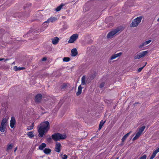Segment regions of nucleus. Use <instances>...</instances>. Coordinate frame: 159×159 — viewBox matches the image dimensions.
<instances>
[{
	"mask_svg": "<svg viewBox=\"0 0 159 159\" xmlns=\"http://www.w3.org/2000/svg\"><path fill=\"white\" fill-rule=\"evenodd\" d=\"M51 149L48 148H46L43 151L46 154H50L51 153Z\"/></svg>",
	"mask_w": 159,
	"mask_h": 159,
	"instance_id": "obj_21",
	"label": "nucleus"
},
{
	"mask_svg": "<svg viewBox=\"0 0 159 159\" xmlns=\"http://www.w3.org/2000/svg\"><path fill=\"white\" fill-rule=\"evenodd\" d=\"M14 69L16 71L20 70L25 69L24 67H18L17 66H15L14 67Z\"/></svg>",
	"mask_w": 159,
	"mask_h": 159,
	"instance_id": "obj_27",
	"label": "nucleus"
},
{
	"mask_svg": "<svg viewBox=\"0 0 159 159\" xmlns=\"http://www.w3.org/2000/svg\"><path fill=\"white\" fill-rule=\"evenodd\" d=\"M50 128V125L48 121H46L42 122L38 127L39 137H42L45 134L48 132Z\"/></svg>",
	"mask_w": 159,
	"mask_h": 159,
	"instance_id": "obj_1",
	"label": "nucleus"
},
{
	"mask_svg": "<svg viewBox=\"0 0 159 159\" xmlns=\"http://www.w3.org/2000/svg\"><path fill=\"white\" fill-rule=\"evenodd\" d=\"M158 152H159V148H158L157 149L154 151L152 154L151 156L150 159H153L156 156V155L157 153Z\"/></svg>",
	"mask_w": 159,
	"mask_h": 159,
	"instance_id": "obj_12",
	"label": "nucleus"
},
{
	"mask_svg": "<svg viewBox=\"0 0 159 159\" xmlns=\"http://www.w3.org/2000/svg\"><path fill=\"white\" fill-rule=\"evenodd\" d=\"M64 6V4L63 3H61L60 6L57 7V8L56 9V10L57 11H59L62 8V7Z\"/></svg>",
	"mask_w": 159,
	"mask_h": 159,
	"instance_id": "obj_25",
	"label": "nucleus"
},
{
	"mask_svg": "<svg viewBox=\"0 0 159 159\" xmlns=\"http://www.w3.org/2000/svg\"><path fill=\"white\" fill-rule=\"evenodd\" d=\"M157 21H159V18L157 20Z\"/></svg>",
	"mask_w": 159,
	"mask_h": 159,
	"instance_id": "obj_42",
	"label": "nucleus"
},
{
	"mask_svg": "<svg viewBox=\"0 0 159 159\" xmlns=\"http://www.w3.org/2000/svg\"><path fill=\"white\" fill-rule=\"evenodd\" d=\"M52 44L54 45H56L58 43L59 39L58 37H56L52 39Z\"/></svg>",
	"mask_w": 159,
	"mask_h": 159,
	"instance_id": "obj_13",
	"label": "nucleus"
},
{
	"mask_svg": "<svg viewBox=\"0 0 159 159\" xmlns=\"http://www.w3.org/2000/svg\"><path fill=\"white\" fill-rule=\"evenodd\" d=\"M71 56L75 57L77 55L78 52L75 48H73L71 50Z\"/></svg>",
	"mask_w": 159,
	"mask_h": 159,
	"instance_id": "obj_15",
	"label": "nucleus"
},
{
	"mask_svg": "<svg viewBox=\"0 0 159 159\" xmlns=\"http://www.w3.org/2000/svg\"><path fill=\"white\" fill-rule=\"evenodd\" d=\"M86 76L85 75H83L82 78H81V85H85L86 83V81H85Z\"/></svg>",
	"mask_w": 159,
	"mask_h": 159,
	"instance_id": "obj_18",
	"label": "nucleus"
},
{
	"mask_svg": "<svg viewBox=\"0 0 159 159\" xmlns=\"http://www.w3.org/2000/svg\"><path fill=\"white\" fill-rule=\"evenodd\" d=\"M148 52L147 51H144L139 53L135 57V59H139L142 57H143L148 53Z\"/></svg>",
	"mask_w": 159,
	"mask_h": 159,
	"instance_id": "obj_6",
	"label": "nucleus"
},
{
	"mask_svg": "<svg viewBox=\"0 0 159 159\" xmlns=\"http://www.w3.org/2000/svg\"><path fill=\"white\" fill-rule=\"evenodd\" d=\"M9 60V59H6L5 60V61H7V60Z\"/></svg>",
	"mask_w": 159,
	"mask_h": 159,
	"instance_id": "obj_41",
	"label": "nucleus"
},
{
	"mask_svg": "<svg viewBox=\"0 0 159 159\" xmlns=\"http://www.w3.org/2000/svg\"><path fill=\"white\" fill-rule=\"evenodd\" d=\"M47 60V58L46 57H43L42 59V61H46V60Z\"/></svg>",
	"mask_w": 159,
	"mask_h": 159,
	"instance_id": "obj_38",
	"label": "nucleus"
},
{
	"mask_svg": "<svg viewBox=\"0 0 159 159\" xmlns=\"http://www.w3.org/2000/svg\"><path fill=\"white\" fill-rule=\"evenodd\" d=\"M34 127V123H33L31 126L27 127V129L28 130H31L33 129Z\"/></svg>",
	"mask_w": 159,
	"mask_h": 159,
	"instance_id": "obj_29",
	"label": "nucleus"
},
{
	"mask_svg": "<svg viewBox=\"0 0 159 159\" xmlns=\"http://www.w3.org/2000/svg\"><path fill=\"white\" fill-rule=\"evenodd\" d=\"M16 124V120L15 118L13 116L11 117L10 121V126L11 128L15 127V124Z\"/></svg>",
	"mask_w": 159,
	"mask_h": 159,
	"instance_id": "obj_8",
	"label": "nucleus"
},
{
	"mask_svg": "<svg viewBox=\"0 0 159 159\" xmlns=\"http://www.w3.org/2000/svg\"><path fill=\"white\" fill-rule=\"evenodd\" d=\"M8 120L6 118H3L1 122V125L7 127Z\"/></svg>",
	"mask_w": 159,
	"mask_h": 159,
	"instance_id": "obj_11",
	"label": "nucleus"
},
{
	"mask_svg": "<svg viewBox=\"0 0 159 159\" xmlns=\"http://www.w3.org/2000/svg\"><path fill=\"white\" fill-rule=\"evenodd\" d=\"M78 35L77 34H73L70 38L68 42L69 43H72L74 42L76 40L78 37Z\"/></svg>",
	"mask_w": 159,
	"mask_h": 159,
	"instance_id": "obj_5",
	"label": "nucleus"
},
{
	"mask_svg": "<svg viewBox=\"0 0 159 159\" xmlns=\"http://www.w3.org/2000/svg\"><path fill=\"white\" fill-rule=\"evenodd\" d=\"M52 138L54 141H57L60 140L65 139L66 138V136L65 134H61L57 133L52 134Z\"/></svg>",
	"mask_w": 159,
	"mask_h": 159,
	"instance_id": "obj_2",
	"label": "nucleus"
},
{
	"mask_svg": "<svg viewBox=\"0 0 159 159\" xmlns=\"http://www.w3.org/2000/svg\"><path fill=\"white\" fill-rule=\"evenodd\" d=\"M106 122V121H103V120H102L99 124V126L98 128V130H100L102 128L103 125Z\"/></svg>",
	"mask_w": 159,
	"mask_h": 159,
	"instance_id": "obj_20",
	"label": "nucleus"
},
{
	"mask_svg": "<svg viewBox=\"0 0 159 159\" xmlns=\"http://www.w3.org/2000/svg\"><path fill=\"white\" fill-rule=\"evenodd\" d=\"M57 20V18L55 17H51L50 18H48L46 21L44 22V24L45 23H48L50 22L53 23L56 21Z\"/></svg>",
	"mask_w": 159,
	"mask_h": 159,
	"instance_id": "obj_10",
	"label": "nucleus"
},
{
	"mask_svg": "<svg viewBox=\"0 0 159 159\" xmlns=\"http://www.w3.org/2000/svg\"><path fill=\"white\" fill-rule=\"evenodd\" d=\"M146 156L145 155H144L143 156L140 157L139 159H146Z\"/></svg>",
	"mask_w": 159,
	"mask_h": 159,
	"instance_id": "obj_36",
	"label": "nucleus"
},
{
	"mask_svg": "<svg viewBox=\"0 0 159 159\" xmlns=\"http://www.w3.org/2000/svg\"><path fill=\"white\" fill-rule=\"evenodd\" d=\"M146 64L147 63H146L145 64L143 67H140L138 69V71L139 72H140L143 69L144 67L146 65Z\"/></svg>",
	"mask_w": 159,
	"mask_h": 159,
	"instance_id": "obj_34",
	"label": "nucleus"
},
{
	"mask_svg": "<svg viewBox=\"0 0 159 159\" xmlns=\"http://www.w3.org/2000/svg\"><path fill=\"white\" fill-rule=\"evenodd\" d=\"M42 95L40 94H37L35 97V101L36 102H40L42 98Z\"/></svg>",
	"mask_w": 159,
	"mask_h": 159,
	"instance_id": "obj_9",
	"label": "nucleus"
},
{
	"mask_svg": "<svg viewBox=\"0 0 159 159\" xmlns=\"http://www.w3.org/2000/svg\"><path fill=\"white\" fill-rule=\"evenodd\" d=\"M122 54V52H120L117 54H114L111 57L110 59L111 60H112L113 59H115L117 57H118L121 56Z\"/></svg>",
	"mask_w": 159,
	"mask_h": 159,
	"instance_id": "obj_14",
	"label": "nucleus"
},
{
	"mask_svg": "<svg viewBox=\"0 0 159 159\" xmlns=\"http://www.w3.org/2000/svg\"><path fill=\"white\" fill-rule=\"evenodd\" d=\"M61 149V145L59 142H57L55 148V150L57 152H60Z\"/></svg>",
	"mask_w": 159,
	"mask_h": 159,
	"instance_id": "obj_7",
	"label": "nucleus"
},
{
	"mask_svg": "<svg viewBox=\"0 0 159 159\" xmlns=\"http://www.w3.org/2000/svg\"><path fill=\"white\" fill-rule=\"evenodd\" d=\"M46 146V144L44 143H43L39 146V148L40 150H43Z\"/></svg>",
	"mask_w": 159,
	"mask_h": 159,
	"instance_id": "obj_22",
	"label": "nucleus"
},
{
	"mask_svg": "<svg viewBox=\"0 0 159 159\" xmlns=\"http://www.w3.org/2000/svg\"><path fill=\"white\" fill-rule=\"evenodd\" d=\"M52 139V138H51L50 136H49L48 137V136L47 137V138H46V140L48 143H50L51 142Z\"/></svg>",
	"mask_w": 159,
	"mask_h": 159,
	"instance_id": "obj_30",
	"label": "nucleus"
},
{
	"mask_svg": "<svg viewBox=\"0 0 159 159\" xmlns=\"http://www.w3.org/2000/svg\"><path fill=\"white\" fill-rule=\"evenodd\" d=\"M67 156L66 154H64L63 155L62 157V159H67Z\"/></svg>",
	"mask_w": 159,
	"mask_h": 159,
	"instance_id": "obj_37",
	"label": "nucleus"
},
{
	"mask_svg": "<svg viewBox=\"0 0 159 159\" xmlns=\"http://www.w3.org/2000/svg\"><path fill=\"white\" fill-rule=\"evenodd\" d=\"M145 128V126H142V127L139 129L138 132L142 134Z\"/></svg>",
	"mask_w": 159,
	"mask_h": 159,
	"instance_id": "obj_28",
	"label": "nucleus"
},
{
	"mask_svg": "<svg viewBox=\"0 0 159 159\" xmlns=\"http://www.w3.org/2000/svg\"><path fill=\"white\" fill-rule=\"evenodd\" d=\"M82 87L81 86V85H79L78 87V91L76 93V95L77 96H79L82 93Z\"/></svg>",
	"mask_w": 159,
	"mask_h": 159,
	"instance_id": "obj_16",
	"label": "nucleus"
},
{
	"mask_svg": "<svg viewBox=\"0 0 159 159\" xmlns=\"http://www.w3.org/2000/svg\"><path fill=\"white\" fill-rule=\"evenodd\" d=\"M67 86V84L64 83L61 86V89H63L66 88V87Z\"/></svg>",
	"mask_w": 159,
	"mask_h": 159,
	"instance_id": "obj_33",
	"label": "nucleus"
},
{
	"mask_svg": "<svg viewBox=\"0 0 159 159\" xmlns=\"http://www.w3.org/2000/svg\"><path fill=\"white\" fill-rule=\"evenodd\" d=\"M131 131L129 132L128 133L126 134H125L122 138L121 139L122 142H124L125 141V140L127 138V137L129 135L130 133H131Z\"/></svg>",
	"mask_w": 159,
	"mask_h": 159,
	"instance_id": "obj_19",
	"label": "nucleus"
},
{
	"mask_svg": "<svg viewBox=\"0 0 159 159\" xmlns=\"http://www.w3.org/2000/svg\"><path fill=\"white\" fill-rule=\"evenodd\" d=\"M141 134L140 133L138 132L136 134L135 136L133 139V140L134 141L137 139L140 136Z\"/></svg>",
	"mask_w": 159,
	"mask_h": 159,
	"instance_id": "obj_23",
	"label": "nucleus"
},
{
	"mask_svg": "<svg viewBox=\"0 0 159 159\" xmlns=\"http://www.w3.org/2000/svg\"><path fill=\"white\" fill-rule=\"evenodd\" d=\"M70 60V58L68 57H65L63 59V61L66 62H68Z\"/></svg>",
	"mask_w": 159,
	"mask_h": 159,
	"instance_id": "obj_31",
	"label": "nucleus"
},
{
	"mask_svg": "<svg viewBox=\"0 0 159 159\" xmlns=\"http://www.w3.org/2000/svg\"><path fill=\"white\" fill-rule=\"evenodd\" d=\"M13 147V145L12 144H10L8 145L7 148V150L11 149Z\"/></svg>",
	"mask_w": 159,
	"mask_h": 159,
	"instance_id": "obj_32",
	"label": "nucleus"
},
{
	"mask_svg": "<svg viewBox=\"0 0 159 159\" xmlns=\"http://www.w3.org/2000/svg\"><path fill=\"white\" fill-rule=\"evenodd\" d=\"M34 132L33 131H30L28 132L27 134L30 138H32L34 137V135L33 134Z\"/></svg>",
	"mask_w": 159,
	"mask_h": 159,
	"instance_id": "obj_24",
	"label": "nucleus"
},
{
	"mask_svg": "<svg viewBox=\"0 0 159 159\" xmlns=\"http://www.w3.org/2000/svg\"><path fill=\"white\" fill-rule=\"evenodd\" d=\"M121 30V27H119L109 32L107 35V37L108 38H111L113 36L118 32Z\"/></svg>",
	"mask_w": 159,
	"mask_h": 159,
	"instance_id": "obj_4",
	"label": "nucleus"
},
{
	"mask_svg": "<svg viewBox=\"0 0 159 159\" xmlns=\"http://www.w3.org/2000/svg\"><path fill=\"white\" fill-rule=\"evenodd\" d=\"M17 149V147H16V148H15V150H14V152H15L16 151V150Z\"/></svg>",
	"mask_w": 159,
	"mask_h": 159,
	"instance_id": "obj_40",
	"label": "nucleus"
},
{
	"mask_svg": "<svg viewBox=\"0 0 159 159\" xmlns=\"http://www.w3.org/2000/svg\"><path fill=\"white\" fill-rule=\"evenodd\" d=\"M6 126L0 125V131L2 132L3 133L5 131Z\"/></svg>",
	"mask_w": 159,
	"mask_h": 159,
	"instance_id": "obj_26",
	"label": "nucleus"
},
{
	"mask_svg": "<svg viewBox=\"0 0 159 159\" xmlns=\"http://www.w3.org/2000/svg\"><path fill=\"white\" fill-rule=\"evenodd\" d=\"M151 42V40H149L147 41H145V42L142 43L140 45L139 47V48H142L143 47L148 44L150 43Z\"/></svg>",
	"mask_w": 159,
	"mask_h": 159,
	"instance_id": "obj_17",
	"label": "nucleus"
},
{
	"mask_svg": "<svg viewBox=\"0 0 159 159\" xmlns=\"http://www.w3.org/2000/svg\"><path fill=\"white\" fill-rule=\"evenodd\" d=\"M71 159H75V158H71Z\"/></svg>",
	"mask_w": 159,
	"mask_h": 159,
	"instance_id": "obj_43",
	"label": "nucleus"
},
{
	"mask_svg": "<svg viewBox=\"0 0 159 159\" xmlns=\"http://www.w3.org/2000/svg\"><path fill=\"white\" fill-rule=\"evenodd\" d=\"M142 18V16H139L133 20L130 25V27H132L137 26L141 21Z\"/></svg>",
	"mask_w": 159,
	"mask_h": 159,
	"instance_id": "obj_3",
	"label": "nucleus"
},
{
	"mask_svg": "<svg viewBox=\"0 0 159 159\" xmlns=\"http://www.w3.org/2000/svg\"><path fill=\"white\" fill-rule=\"evenodd\" d=\"M104 85L105 83L102 82L100 84L99 87L100 88H102L104 86Z\"/></svg>",
	"mask_w": 159,
	"mask_h": 159,
	"instance_id": "obj_35",
	"label": "nucleus"
},
{
	"mask_svg": "<svg viewBox=\"0 0 159 159\" xmlns=\"http://www.w3.org/2000/svg\"><path fill=\"white\" fill-rule=\"evenodd\" d=\"M4 60V58H0V61H2Z\"/></svg>",
	"mask_w": 159,
	"mask_h": 159,
	"instance_id": "obj_39",
	"label": "nucleus"
}]
</instances>
